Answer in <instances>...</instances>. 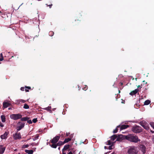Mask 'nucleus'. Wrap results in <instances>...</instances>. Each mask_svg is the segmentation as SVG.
Listing matches in <instances>:
<instances>
[{"instance_id": "1", "label": "nucleus", "mask_w": 154, "mask_h": 154, "mask_svg": "<svg viewBox=\"0 0 154 154\" xmlns=\"http://www.w3.org/2000/svg\"><path fill=\"white\" fill-rule=\"evenodd\" d=\"M125 140L135 143H137L140 141L137 136L133 134H128L125 135Z\"/></svg>"}, {"instance_id": "2", "label": "nucleus", "mask_w": 154, "mask_h": 154, "mask_svg": "<svg viewBox=\"0 0 154 154\" xmlns=\"http://www.w3.org/2000/svg\"><path fill=\"white\" fill-rule=\"evenodd\" d=\"M127 153L128 154H137L138 150L137 147L135 146H131L129 147Z\"/></svg>"}, {"instance_id": "3", "label": "nucleus", "mask_w": 154, "mask_h": 154, "mask_svg": "<svg viewBox=\"0 0 154 154\" xmlns=\"http://www.w3.org/2000/svg\"><path fill=\"white\" fill-rule=\"evenodd\" d=\"M132 131L135 133H140L143 131L142 128L140 126L135 125L132 128Z\"/></svg>"}, {"instance_id": "4", "label": "nucleus", "mask_w": 154, "mask_h": 154, "mask_svg": "<svg viewBox=\"0 0 154 154\" xmlns=\"http://www.w3.org/2000/svg\"><path fill=\"white\" fill-rule=\"evenodd\" d=\"M10 118L14 120H16L20 119L22 117V116L20 114H13L10 115Z\"/></svg>"}, {"instance_id": "5", "label": "nucleus", "mask_w": 154, "mask_h": 154, "mask_svg": "<svg viewBox=\"0 0 154 154\" xmlns=\"http://www.w3.org/2000/svg\"><path fill=\"white\" fill-rule=\"evenodd\" d=\"M140 125L144 129L146 130H149V127L147 123L144 121L141 122L140 123Z\"/></svg>"}, {"instance_id": "6", "label": "nucleus", "mask_w": 154, "mask_h": 154, "mask_svg": "<svg viewBox=\"0 0 154 154\" xmlns=\"http://www.w3.org/2000/svg\"><path fill=\"white\" fill-rule=\"evenodd\" d=\"M17 125H19V126H17V131H18L24 127L25 123H22L20 122H19L17 123Z\"/></svg>"}, {"instance_id": "7", "label": "nucleus", "mask_w": 154, "mask_h": 154, "mask_svg": "<svg viewBox=\"0 0 154 154\" xmlns=\"http://www.w3.org/2000/svg\"><path fill=\"white\" fill-rule=\"evenodd\" d=\"M140 150L141 151L143 154H144L146 152V147L145 145L143 144H140L139 145Z\"/></svg>"}, {"instance_id": "8", "label": "nucleus", "mask_w": 154, "mask_h": 154, "mask_svg": "<svg viewBox=\"0 0 154 154\" xmlns=\"http://www.w3.org/2000/svg\"><path fill=\"white\" fill-rule=\"evenodd\" d=\"M125 135H123L122 134H119L117 135V139L116 140V141H121L125 139Z\"/></svg>"}, {"instance_id": "9", "label": "nucleus", "mask_w": 154, "mask_h": 154, "mask_svg": "<svg viewBox=\"0 0 154 154\" xmlns=\"http://www.w3.org/2000/svg\"><path fill=\"white\" fill-rule=\"evenodd\" d=\"M60 138V136H57L54 137L51 140L50 142L52 143H56L58 141Z\"/></svg>"}, {"instance_id": "10", "label": "nucleus", "mask_w": 154, "mask_h": 154, "mask_svg": "<svg viewBox=\"0 0 154 154\" xmlns=\"http://www.w3.org/2000/svg\"><path fill=\"white\" fill-rule=\"evenodd\" d=\"M13 136L14 139L15 140L20 139L21 138V136L20 135V134L19 132H17L15 134H14Z\"/></svg>"}, {"instance_id": "11", "label": "nucleus", "mask_w": 154, "mask_h": 154, "mask_svg": "<svg viewBox=\"0 0 154 154\" xmlns=\"http://www.w3.org/2000/svg\"><path fill=\"white\" fill-rule=\"evenodd\" d=\"M8 132H5L4 134L1 136V138L2 139H5L7 137V136L8 134Z\"/></svg>"}, {"instance_id": "12", "label": "nucleus", "mask_w": 154, "mask_h": 154, "mask_svg": "<svg viewBox=\"0 0 154 154\" xmlns=\"http://www.w3.org/2000/svg\"><path fill=\"white\" fill-rule=\"evenodd\" d=\"M10 105V104L7 102H4L3 103V109H4L5 108H7Z\"/></svg>"}, {"instance_id": "13", "label": "nucleus", "mask_w": 154, "mask_h": 154, "mask_svg": "<svg viewBox=\"0 0 154 154\" xmlns=\"http://www.w3.org/2000/svg\"><path fill=\"white\" fill-rule=\"evenodd\" d=\"M5 149V147H3L2 145L0 146V154H3Z\"/></svg>"}, {"instance_id": "14", "label": "nucleus", "mask_w": 154, "mask_h": 154, "mask_svg": "<svg viewBox=\"0 0 154 154\" xmlns=\"http://www.w3.org/2000/svg\"><path fill=\"white\" fill-rule=\"evenodd\" d=\"M139 90L138 89H136L132 91L131 92H130L129 94L131 95H135L137 93L138 91Z\"/></svg>"}, {"instance_id": "15", "label": "nucleus", "mask_w": 154, "mask_h": 154, "mask_svg": "<svg viewBox=\"0 0 154 154\" xmlns=\"http://www.w3.org/2000/svg\"><path fill=\"white\" fill-rule=\"evenodd\" d=\"M128 127L129 125H123L121 126H120V130H122L123 129H126Z\"/></svg>"}, {"instance_id": "16", "label": "nucleus", "mask_w": 154, "mask_h": 154, "mask_svg": "<svg viewBox=\"0 0 154 154\" xmlns=\"http://www.w3.org/2000/svg\"><path fill=\"white\" fill-rule=\"evenodd\" d=\"M70 146V145L69 144H67L64 146L63 149H62V152H64V151L68 149Z\"/></svg>"}, {"instance_id": "17", "label": "nucleus", "mask_w": 154, "mask_h": 154, "mask_svg": "<svg viewBox=\"0 0 154 154\" xmlns=\"http://www.w3.org/2000/svg\"><path fill=\"white\" fill-rule=\"evenodd\" d=\"M117 134H114L110 138L112 140V141L116 139H117Z\"/></svg>"}, {"instance_id": "18", "label": "nucleus", "mask_w": 154, "mask_h": 154, "mask_svg": "<svg viewBox=\"0 0 154 154\" xmlns=\"http://www.w3.org/2000/svg\"><path fill=\"white\" fill-rule=\"evenodd\" d=\"M25 152L28 154H32L33 151L32 150H28L26 149Z\"/></svg>"}, {"instance_id": "19", "label": "nucleus", "mask_w": 154, "mask_h": 154, "mask_svg": "<svg viewBox=\"0 0 154 154\" xmlns=\"http://www.w3.org/2000/svg\"><path fill=\"white\" fill-rule=\"evenodd\" d=\"M21 119V120L22 121H26L29 120V118L26 117H24L23 118H22Z\"/></svg>"}, {"instance_id": "20", "label": "nucleus", "mask_w": 154, "mask_h": 154, "mask_svg": "<svg viewBox=\"0 0 154 154\" xmlns=\"http://www.w3.org/2000/svg\"><path fill=\"white\" fill-rule=\"evenodd\" d=\"M51 109V107L50 106H49L47 107L44 108L43 109L47 110L49 112H51L52 111Z\"/></svg>"}, {"instance_id": "21", "label": "nucleus", "mask_w": 154, "mask_h": 154, "mask_svg": "<svg viewBox=\"0 0 154 154\" xmlns=\"http://www.w3.org/2000/svg\"><path fill=\"white\" fill-rule=\"evenodd\" d=\"M71 140V138H66L64 141L63 143H66L70 141Z\"/></svg>"}, {"instance_id": "22", "label": "nucleus", "mask_w": 154, "mask_h": 154, "mask_svg": "<svg viewBox=\"0 0 154 154\" xmlns=\"http://www.w3.org/2000/svg\"><path fill=\"white\" fill-rule=\"evenodd\" d=\"M120 125H119L117 126L116 128L113 130V133H114V134L116 133L118 131V128H120Z\"/></svg>"}, {"instance_id": "23", "label": "nucleus", "mask_w": 154, "mask_h": 154, "mask_svg": "<svg viewBox=\"0 0 154 154\" xmlns=\"http://www.w3.org/2000/svg\"><path fill=\"white\" fill-rule=\"evenodd\" d=\"M1 119H2V122H5V117L4 115H2L1 116Z\"/></svg>"}, {"instance_id": "24", "label": "nucleus", "mask_w": 154, "mask_h": 154, "mask_svg": "<svg viewBox=\"0 0 154 154\" xmlns=\"http://www.w3.org/2000/svg\"><path fill=\"white\" fill-rule=\"evenodd\" d=\"M64 143L63 142H62L61 141H59V142L57 143V145L58 146H60L61 145H63L65 143Z\"/></svg>"}, {"instance_id": "25", "label": "nucleus", "mask_w": 154, "mask_h": 154, "mask_svg": "<svg viewBox=\"0 0 154 154\" xmlns=\"http://www.w3.org/2000/svg\"><path fill=\"white\" fill-rule=\"evenodd\" d=\"M50 146L52 148H56L58 146L57 143L56 144V143H52V144L50 145Z\"/></svg>"}, {"instance_id": "26", "label": "nucleus", "mask_w": 154, "mask_h": 154, "mask_svg": "<svg viewBox=\"0 0 154 154\" xmlns=\"http://www.w3.org/2000/svg\"><path fill=\"white\" fill-rule=\"evenodd\" d=\"M150 101L149 100H146L144 103V105H148L150 103Z\"/></svg>"}, {"instance_id": "27", "label": "nucleus", "mask_w": 154, "mask_h": 154, "mask_svg": "<svg viewBox=\"0 0 154 154\" xmlns=\"http://www.w3.org/2000/svg\"><path fill=\"white\" fill-rule=\"evenodd\" d=\"M23 108L25 109H28L29 108V106L26 103H25Z\"/></svg>"}, {"instance_id": "28", "label": "nucleus", "mask_w": 154, "mask_h": 154, "mask_svg": "<svg viewBox=\"0 0 154 154\" xmlns=\"http://www.w3.org/2000/svg\"><path fill=\"white\" fill-rule=\"evenodd\" d=\"M17 103H20V102L22 103H25L26 102V101L24 100L20 99L17 100Z\"/></svg>"}, {"instance_id": "29", "label": "nucleus", "mask_w": 154, "mask_h": 154, "mask_svg": "<svg viewBox=\"0 0 154 154\" xmlns=\"http://www.w3.org/2000/svg\"><path fill=\"white\" fill-rule=\"evenodd\" d=\"M49 35L50 36H52L54 35V32L52 31H50L49 32Z\"/></svg>"}, {"instance_id": "30", "label": "nucleus", "mask_w": 154, "mask_h": 154, "mask_svg": "<svg viewBox=\"0 0 154 154\" xmlns=\"http://www.w3.org/2000/svg\"><path fill=\"white\" fill-rule=\"evenodd\" d=\"M77 21H78V22L77 23H76V20H75L74 22H73V23H74V25H78L79 23V22L80 21V20H79H79H77Z\"/></svg>"}, {"instance_id": "31", "label": "nucleus", "mask_w": 154, "mask_h": 154, "mask_svg": "<svg viewBox=\"0 0 154 154\" xmlns=\"http://www.w3.org/2000/svg\"><path fill=\"white\" fill-rule=\"evenodd\" d=\"M46 5H47V6H49L50 8H51L52 6V4L51 2L49 3V5H48V4H46Z\"/></svg>"}, {"instance_id": "32", "label": "nucleus", "mask_w": 154, "mask_h": 154, "mask_svg": "<svg viewBox=\"0 0 154 154\" xmlns=\"http://www.w3.org/2000/svg\"><path fill=\"white\" fill-rule=\"evenodd\" d=\"M29 146V145L28 144H26V145H23L22 147V148H26L28 147Z\"/></svg>"}, {"instance_id": "33", "label": "nucleus", "mask_w": 154, "mask_h": 154, "mask_svg": "<svg viewBox=\"0 0 154 154\" xmlns=\"http://www.w3.org/2000/svg\"><path fill=\"white\" fill-rule=\"evenodd\" d=\"M38 135L35 136L33 138V140L34 141L35 140L38 139Z\"/></svg>"}, {"instance_id": "34", "label": "nucleus", "mask_w": 154, "mask_h": 154, "mask_svg": "<svg viewBox=\"0 0 154 154\" xmlns=\"http://www.w3.org/2000/svg\"><path fill=\"white\" fill-rule=\"evenodd\" d=\"M107 142H108V145H111L112 144H113V143L109 140H108Z\"/></svg>"}, {"instance_id": "35", "label": "nucleus", "mask_w": 154, "mask_h": 154, "mask_svg": "<svg viewBox=\"0 0 154 154\" xmlns=\"http://www.w3.org/2000/svg\"><path fill=\"white\" fill-rule=\"evenodd\" d=\"M151 126L154 129V123L151 122L150 123Z\"/></svg>"}, {"instance_id": "36", "label": "nucleus", "mask_w": 154, "mask_h": 154, "mask_svg": "<svg viewBox=\"0 0 154 154\" xmlns=\"http://www.w3.org/2000/svg\"><path fill=\"white\" fill-rule=\"evenodd\" d=\"M37 121V119L35 118L33 119L32 121L33 122L35 123H36Z\"/></svg>"}, {"instance_id": "37", "label": "nucleus", "mask_w": 154, "mask_h": 154, "mask_svg": "<svg viewBox=\"0 0 154 154\" xmlns=\"http://www.w3.org/2000/svg\"><path fill=\"white\" fill-rule=\"evenodd\" d=\"M27 122L29 124H31L32 123V122L31 120H27Z\"/></svg>"}, {"instance_id": "38", "label": "nucleus", "mask_w": 154, "mask_h": 154, "mask_svg": "<svg viewBox=\"0 0 154 154\" xmlns=\"http://www.w3.org/2000/svg\"><path fill=\"white\" fill-rule=\"evenodd\" d=\"M85 87H84L83 89L85 91H86V90L87 89L88 87L87 86V85H85Z\"/></svg>"}, {"instance_id": "39", "label": "nucleus", "mask_w": 154, "mask_h": 154, "mask_svg": "<svg viewBox=\"0 0 154 154\" xmlns=\"http://www.w3.org/2000/svg\"><path fill=\"white\" fill-rule=\"evenodd\" d=\"M112 145L111 146H109L108 147V149L110 150L112 149H113V148H112Z\"/></svg>"}, {"instance_id": "40", "label": "nucleus", "mask_w": 154, "mask_h": 154, "mask_svg": "<svg viewBox=\"0 0 154 154\" xmlns=\"http://www.w3.org/2000/svg\"><path fill=\"white\" fill-rule=\"evenodd\" d=\"M88 142V140H86L85 141H84V142H82V143H84V144H86Z\"/></svg>"}, {"instance_id": "41", "label": "nucleus", "mask_w": 154, "mask_h": 154, "mask_svg": "<svg viewBox=\"0 0 154 154\" xmlns=\"http://www.w3.org/2000/svg\"><path fill=\"white\" fill-rule=\"evenodd\" d=\"M25 88L23 87H21L20 88V90L22 91H24V90Z\"/></svg>"}, {"instance_id": "42", "label": "nucleus", "mask_w": 154, "mask_h": 154, "mask_svg": "<svg viewBox=\"0 0 154 154\" xmlns=\"http://www.w3.org/2000/svg\"><path fill=\"white\" fill-rule=\"evenodd\" d=\"M26 88L28 89H31V87L29 86H26L25 87Z\"/></svg>"}, {"instance_id": "43", "label": "nucleus", "mask_w": 154, "mask_h": 154, "mask_svg": "<svg viewBox=\"0 0 154 154\" xmlns=\"http://www.w3.org/2000/svg\"><path fill=\"white\" fill-rule=\"evenodd\" d=\"M3 59V57H1L0 58V61H2Z\"/></svg>"}, {"instance_id": "44", "label": "nucleus", "mask_w": 154, "mask_h": 154, "mask_svg": "<svg viewBox=\"0 0 154 154\" xmlns=\"http://www.w3.org/2000/svg\"><path fill=\"white\" fill-rule=\"evenodd\" d=\"M122 103H125V101L124 100H123L122 99Z\"/></svg>"}, {"instance_id": "45", "label": "nucleus", "mask_w": 154, "mask_h": 154, "mask_svg": "<svg viewBox=\"0 0 154 154\" xmlns=\"http://www.w3.org/2000/svg\"><path fill=\"white\" fill-rule=\"evenodd\" d=\"M0 126L1 127H3L4 126V125L2 124H0Z\"/></svg>"}, {"instance_id": "46", "label": "nucleus", "mask_w": 154, "mask_h": 154, "mask_svg": "<svg viewBox=\"0 0 154 154\" xmlns=\"http://www.w3.org/2000/svg\"><path fill=\"white\" fill-rule=\"evenodd\" d=\"M0 57H3L2 54V53L0 54Z\"/></svg>"}, {"instance_id": "47", "label": "nucleus", "mask_w": 154, "mask_h": 154, "mask_svg": "<svg viewBox=\"0 0 154 154\" xmlns=\"http://www.w3.org/2000/svg\"><path fill=\"white\" fill-rule=\"evenodd\" d=\"M25 91H26V92H29V90H28V89H25Z\"/></svg>"}, {"instance_id": "48", "label": "nucleus", "mask_w": 154, "mask_h": 154, "mask_svg": "<svg viewBox=\"0 0 154 154\" xmlns=\"http://www.w3.org/2000/svg\"><path fill=\"white\" fill-rule=\"evenodd\" d=\"M67 154H72V152L70 151Z\"/></svg>"}, {"instance_id": "49", "label": "nucleus", "mask_w": 154, "mask_h": 154, "mask_svg": "<svg viewBox=\"0 0 154 154\" xmlns=\"http://www.w3.org/2000/svg\"><path fill=\"white\" fill-rule=\"evenodd\" d=\"M151 132L152 133H154V131H151Z\"/></svg>"}, {"instance_id": "50", "label": "nucleus", "mask_w": 154, "mask_h": 154, "mask_svg": "<svg viewBox=\"0 0 154 154\" xmlns=\"http://www.w3.org/2000/svg\"><path fill=\"white\" fill-rule=\"evenodd\" d=\"M120 85H123V83H122V82H120Z\"/></svg>"}, {"instance_id": "51", "label": "nucleus", "mask_w": 154, "mask_h": 154, "mask_svg": "<svg viewBox=\"0 0 154 154\" xmlns=\"http://www.w3.org/2000/svg\"><path fill=\"white\" fill-rule=\"evenodd\" d=\"M8 109L9 110H11V109H12V108H8Z\"/></svg>"}, {"instance_id": "52", "label": "nucleus", "mask_w": 154, "mask_h": 154, "mask_svg": "<svg viewBox=\"0 0 154 154\" xmlns=\"http://www.w3.org/2000/svg\"><path fill=\"white\" fill-rule=\"evenodd\" d=\"M104 148H105V149H107V147H106V146H104Z\"/></svg>"}, {"instance_id": "53", "label": "nucleus", "mask_w": 154, "mask_h": 154, "mask_svg": "<svg viewBox=\"0 0 154 154\" xmlns=\"http://www.w3.org/2000/svg\"><path fill=\"white\" fill-rule=\"evenodd\" d=\"M120 90H119V93H120Z\"/></svg>"}, {"instance_id": "54", "label": "nucleus", "mask_w": 154, "mask_h": 154, "mask_svg": "<svg viewBox=\"0 0 154 154\" xmlns=\"http://www.w3.org/2000/svg\"><path fill=\"white\" fill-rule=\"evenodd\" d=\"M140 85H138V86H137V88H139L140 87Z\"/></svg>"}, {"instance_id": "55", "label": "nucleus", "mask_w": 154, "mask_h": 154, "mask_svg": "<svg viewBox=\"0 0 154 154\" xmlns=\"http://www.w3.org/2000/svg\"><path fill=\"white\" fill-rule=\"evenodd\" d=\"M63 154H66V153H64L63 152Z\"/></svg>"}, {"instance_id": "56", "label": "nucleus", "mask_w": 154, "mask_h": 154, "mask_svg": "<svg viewBox=\"0 0 154 154\" xmlns=\"http://www.w3.org/2000/svg\"><path fill=\"white\" fill-rule=\"evenodd\" d=\"M111 154H114V152H112Z\"/></svg>"}, {"instance_id": "57", "label": "nucleus", "mask_w": 154, "mask_h": 154, "mask_svg": "<svg viewBox=\"0 0 154 154\" xmlns=\"http://www.w3.org/2000/svg\"><path fill=\"white\" fill-rule=\"evenodd\" d=\"M137 78H135V80H137Z\"/></svg>"}, {"instance_id": "58", "label": "nucleus", "mask_w": 154, "mask_h": 154, "mask_svg": "<svg viewBox=\"0 0 154 154\" xmlns=\"http://www.w3.org/2000/svg\"><path fill=\"white\" fill-rule=\"evenodd\" d=\"M145 82V81H143V82Z\"/></svg>"}, {"instance_id": "59", "label": "nucleus", "mask_w": 154, "mask_h": 154, "mask_svg": "<svg viewBox=\"0 0 154 154\" xmlns=\"http://www.w3.org/2000/svg\"><path fill=\"white\" fill-rule=\"evenodd\" d=\"M30 145H32V143Z\"/></svg>"}, {"instance_id": "60", "label": "nucleus", "mask_w": 154, "mask_h": 154, "mask_svg": "<svg viewBox=\"0 0 154 154\" xmlns=\"http://www.w3.org/2000/svg\"><path fill=\"white\" fill-rule=\"evenodd\" d=\"M60 147H59V148H58V149H60Z\"/></svg>"}, {"instance_id": "61", "label": "nucleus", "mask_w": 154, "mask_h": 154, "mask_svg": "<svg viewBox=\"0 0 154 154\" xmlns=\"http://www.w3.org/2000/svg\"><path fill=\"white\" fill-rule=\"evenodd\" d=\"M18 154H20V153H19Z\"/></svg>"}, {"instance_id": "62", "label": "nucleus", "mask_w": 154, "mask_h": 154, "mask_svg": "<svg viewBox=\"0 0 154 154\" xmlns=\"http://www.w3.org/2000/svg\"><path fill=\"white\" fill-rule=\"evenodd\" d=\"M1 13V11H0V13Z\"/></svg>"}]
</instances>
